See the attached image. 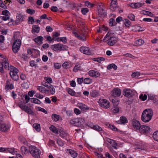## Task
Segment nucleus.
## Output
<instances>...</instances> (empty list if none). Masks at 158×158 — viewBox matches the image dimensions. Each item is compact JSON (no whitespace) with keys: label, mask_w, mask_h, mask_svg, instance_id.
I'll use <instances>...</instances> for the list:
<instances>
[{"label":"nucleus","mask_w":158,"mask_h":158,"mask_svg":"<svg viewBox=\"0 0 158 158\" xmlns=\"http://www.w3.org/2000/svg\"><path fill=\"white\" fill-rule=\"evenodd\" d=\"M1 63L2 64L5 69H10V75L12 79L15 81H17L19 79V77L17 73L19 72V70L17 68L13 66H10L9 67V63L4 60H3Z\"/></svg>","instance_id":"1"},{"label":"nucleus","mask_w":158,"mask_h":158,"mask_svg":"<svg viewBox=\"0 0 158 158\" xmlns=\"http://www.w3.org/2000/svg\"><path fill=\"white\" fill-rule=\"evenodd\" d=\"M153 114V112L151 109H146L142 114L141 120L144 123L148 122L152 119Z\"/></svg>","instance_id":"2"},{"label":"nucleus","mask_w":158,"mask_h":158,"mask_svg":"<svg viewBox=\"0 0 158 158\" xmlns=\"http://www.w3.org/2000/svg\"><path fill=\"white\" fill-rule=\"evenodd\" d=\"M113 34L108 32L104 38V40H108L107 44L110 46L114 45L118 40L117 38L112 36Z\"/></svg>","instance_id":"3"},{"label":"nucleus","mask_w":158,"mask_h":158,"mask_svg":"<svg viewBox=\"0 0 158 158\" xmlns=\"http://www.w3.org/2000/svg\"><path fill=\"white\" fill-rule=\"evenodd\" d=\"M29 151L32 156L35 158H40L41 151L34 146H31L29 148Z\"/></svg>","instance_id":"4"},{"label":"nucleus","mask_w":158,"mask_h":158,"mask_svg":"<svg viewBox=\"0 0 158 158\" xmlns=\"http://www.w3.org/2000/svg\"><path fill=\"white\" fill-rule=\"evenodd\" d=\"M51 48L55 51H60L67 50L68 47L65 45L58 43L51 45Z\"/></svg>","instance_id":"5"},{"label":"nucleus","mask_w":158,"mask_h":158,"mask_svg":"<svg viewBox=\"0 0 158 158\" xmlns=\"http://www.w3.org/2000/svg\"><path fill=\"white\" fill-rule=\"evenodd\" d=\"M21 44V41L20 40H15L12 46V49L13 52L15 53H17L20 48Z\"/></svg>","instance_id":"6"},{"label":"nucleus","mask_w":158,"mask_h":158,"mask_svg":"<svg viewBox=\"0 0 158 158\" xmlns=\"http://www.w3.org/2000/svg\"><path fill=\"white\" fill-rule=\"evenodd\" d=\"M111 96L110 97V100L112 101L113 98L118 97L121 94V91L120 89L115 88L111 92Z\"/></svg>","instance_id":"7"},{"label":"nucleus","mask_w":158,"mask_h":158,"mask_svg":"<svg viewBox=\"0 0 158 158\" xmlns=\"http://www.w3.org/2000/svg\"><path fill=\"white\" fill-rule=\"evenodd\" d=\"M150 128L148 126L142 125L139 130L138 132L142 134L146 135L150 133Z\"/></svg>","instance_id":"8"},{"label":"nucleus","mask_w":158,"mask_h":158,"mask_svg":"<svg viewBox=\"0 0 158 158\" xmlns=\"http://www.w3.org/2000/svg\"><path fill=\"white\" fill-rule=\"evenodd\" d=\"M98 102L100 106L105 108H108L110 106L109 102L106 99H99Z\"/></svg>","instance_id":"9"},{"label":"nucleus","mask_w":158,"mask_h":158,"mask_svg":"<svg viewBox=\"0 0 158 158\" xmlns=\"http://www.w3.org/2000/svg\"><path fill=\"white\" fill-rule=\"evenodd\" d=\"M19 107L27 113L28 114H33V111L31 108L25 104H21L19 105Z\"/></svg>","instance_id":"10"},{"label":"nucleus","mask_w":158,"mask_h":158,"mask_svg":"<svg viewBox=\"0 0 158 158\" xmlns=\"http://www.w3.org/2000/svg\"><path fill=\"white\" fill-rule=\"evenodd\" d=\"M9 125L3 123H0V131L2 132H6L10 129Z\"/></svg>","instance_id":"11"},{"label":"nucleus","mask_w":158,"mask_h":158,"mask_svg":"<svg viewBox=\"0 0 158 158\" xmlns=\"http://www.w3.org/2000/svg\"><path fill=\"white\" fill-rule=\"evenodd\" d=\"M112 102L113 103L114 108L112 110V112L114 113H117L119 112V110L117 106L119 104V101L114 99H112Z\"/></svg>","instance_id":"12"},{"label":"nucleus","mask_w":158,"mask_h":158,"mask_svg":"<svg viewBox=\"0 0 158 158\" xmlns=\"http://www.w3.org/2000/svg\"><path fill=\"white\" fill-rule=\"evenodd\" d=\"M124 95L127 98H130L134 95L133 91L130 89H125L123 90Z\"/></svg>","instance_id":"13"},{"label":"nucleus","mask_w":158,"mask_h":158,"mask_svg":"<svg viewBox=\"0 0 158 158\" xmlns=\"http://www.w3.org/2000/svg\"><path fill=\"white\" fill-rule=\"evenodd\" d=\"M80 51L82 53L87 55L91 54V51L88 47H81L80 48Z\"/></svg>","instance_id":"14"},{"label":"nucleus","mask_w":158,"mask_h":158,"mask_svg":"<svg viewBox=\"0 0 158 158\" xmlns=\"http://www.w3.org/2000/svg\"><path fill=\"white\" fill-rule=\"evenodd\" d=\"M132 124L133 128L138 131L141 127L139 122L136 119H133L132 121Z\"/></svg>","instance_id":"15"},{"label":"nucleus","mask_w":158,"mask_h":158,"mask_svg":"<svg viewBox=\"0 0 158 158\" xmlns=\"http://www.w3.org/2000/svg\"><path fill=\"white\" fill-rule=\"evenodd\" d=\"M111 1L110 5V9L113 12L116 10L117 8V0H111Z\"/></svg>","instance_id":"16"},{"label":"nucleus","mask_w":158,"mask_h":158,"mask_svg":"<svg viewBox=\"0 0 158 158\" xmlns=\"http://www.w3.org/2000/svg\"><path fill=\"white\" fill-rule=\"evenodd\" d=\"M66 153L69 155H70L73 158H76L77 156V153L73 150L67 149L65 150Z\"/></svg>","instance_id":"17"},{"label":"nucleus","mask_w":158,"mask_h":158,"mask_svg":"<svg viewBox=\"0 0 158 158\" xmlns=\"http://www.w3.org/2000/svg\"><path fill=\"white\" fill-rule=\"evenodd\" d=\"M89 75L92 77H97L99 76L100 73L97 71H95L94 70H92L89 72Z\"/></svg>","instance_id":"18"},{"label":"nucleus","mask_w":158,"mask_h":158,"mask_svg":"<svg viewBox=\"0 0 158 158\" xmlns=\"http://www.w3.org/2000/svg\"><path fill=\"white\" fill-rule=\"evenodd\" d=\"M24 16L21 14H19L16 16V23L17 24H20L23 20Z\"/></svg>","instance_id":"19"},{"label":"nucleus","mask_w":158,"mask_h":158,"mask_svg":"<svg viewBox=\"0 0 158 158\" xmlns=\"http://www.w3.org/2000/svg\"><path fill=\"white\" fill-rule=\"evenodd\" d=\"M44 40V38L41 36H38L34 39L35 42L37 44L41 45L43 44V41Z\"/></svg>","instance_id":"20"},{"label":"nucleus","mask_w":158,"mask_h":158,"mask_svg":"<svg viewBox=\"0 0 158 158\" xmlns=\"http://www.w3.org/2000/svg\"><path fill=\"white\" fill-rule=\"evenodd\" d=\"M6 85L5 89L6 90L9 89H11L14 88V85L11 83H10L8 81H7L6 82Z\"/></svg>","instance_id":"21"},{"label":"nucleus","mask_w":158,"mask_h":158,"mask_svg":"<svg viewBox=\"0 0 158 158\" xmlns=\"http://www.w3.org/2000/svg\"><path fill=\"white\" fill-rule=\"evenodd\" d=\"M120 122L122 124H124L128 123V120L125 117L122 116L120 117V121L119 120L117 121L118 124L120 123Z\"/></svg>","instance_id":"22"},{"label":"nucleus","mask_w":158,"mask_h":158,"mask_svg":"<svg viewBox=\"0 0 158 158\" xmlns=\"http://www.w3.org/2000/svg\"><path fill=\"white\" fill-rule=\"evenodd\" d=\"M78 106L82 110L85 111L86 110H88L89 108L85 104L80 103L78 104Z\"/></svg>","instance_id":"23"},{"label":"nucleus","mask_w":158,"mask_h":158,"mask_svg":"<svg viewBox=\"0 0 158 158\" xmlns=\"http://www.w3.org/2000/svg\"><path fill=\"white\" fill-rule=\"evenodd\" d=\"M40 28L39 26L36 25H33L32 26V30L31 31L32 33H38L40 31Z\"/></svg>","instance_id":"24"},{"label":"nucleus","mask_w":158,"mask_h":158,"mask_svg":"<svg viewBox=\"0 0 158 158\" xmlns=\"http://www.w3.org/2000/svg\"><path fill=\"white\" fill-rule=\"evenodd\" d=\"M143 5L142 3L140 2L135 3H132L131 5V7L133 8H137L139 7H140Z\"/></svg>","instance_id":"25"},{"label":"nucleus","mask_w":158,"mask_h":158,"mask_svg":"<svg viewBox=\"0 0 158 158\" xmlns=\"http://www.w3.org/2000/svg\"><path fill=\"white\" fill-rule=\"evenodd\" d=\"M98 14L102 17H105L106 16V13L104 10L103 9H99L98 10Z\"/></svg>","instance_id":"26"},{"label":"nucleus","mask_w":158,"mask_h":158,"mask_svg":"<svg viewBox=\"0 0 158 158\" xmlns=\"http://www.w3.org/2000/svg\"><path fill=\"white\" fill-rule=\"evenodd\" d=\"M49 129L51 131L55 133H58V130L53 125H51L49 127Z\"/></svg>","instance_id":"27"},{"label":"nucleus","mask_w":158,"mask_h":158,"mask_svg":"<svg viewBox=\"0 0 158 158\" xmlns=\"http://www.w3.org/2000/svg\"><path fill=\"white\" fill-rule=\"evenodd\" d=\"M70 123L71 124L76 126L78 127L79 126V124L77 123V118H74L71 120L70 121Z\"/></svg>","instance_id":"28"},{"label":"nucleus","mask_w":158,"mask_h":158,"mask_svg":"<svg viewBox=\"0 0 158 158\" xmlns=\"http://www.w3.org/2000/svg\"><path fill=\"white\" fill-rule=\"evenodd\" d=\"M56 40L58 42L62 41L64 44L67 43V38L65 37H58L56 39Z\"/></svg>","instance_id":"29"},{"label":"nucleus","mask_w":158,"mask_h":158,"mask_svg":"<svg viewBox=\"0 0 158 158\" xmlns=\"http://www.w3.org/2000/svg\"><path fill=\"white\" fill-rule=\"evenodd\" d=\"M31 101L32 102L38 104H40L41 103V101L40 100L34 98H31Z\"/></svg>","instance_id":"30"},{"label":"nucleus","mask_w":158,"mask_h":158,"mask_svg":"<svg viewBox=\"0 0 158 158\" xmlns=\"http://www.w3.org/2000/svg\"><path fill=\"white\" fill-rule=\"evenodd\" d=\"M90 95L91 97H96L99 94L96 90H93L91 92Z\"/></svg>","instance_id":"31"},{"label":"nucleus","mask_w":158,"mask_h":158,"mask_svg":"<svg viewBox=\"0 0 158 158\" xmlns=\"http://www.w3.org/2000/svg\"><path fill=\"white\" fill-rule=\"evenodd\" d=\"M107 69H108L110 70L112 68H113L114 70H116L117 69V66L114 64H111L108 65L107 66Z\"/></svg>","instance_id":"32"},{"label":"nucleus","mask_w":158,"mask_h":158,"mask_svg":"<svg viewBox=\"0 0 158 158\" xmlns=\"http://www.w3.org/2000/svg\"><path fill=\"white\" fill-rule=\"evenodd\" d=\"M77 119V122L79 124L78 127H81L82 125L84 123L85 120L84 119L79 118Z\"/></svg>","instance_id":"33"},{"label":"nucleus","mask_w":158,"mask_h":158,"mask_svg":"<svg viewBox=\"0 0 158 158\" xmlns=\"http://www.w3.org/2000/svg\"><path fill=\"white\" fill-rule=\"evenodd\" d=\"M81 68L80 64L76 65L73 68V71L75 72H77L79 70H81Z\"/></svg>","instance_id":"34"},{"label":"nucleus","mask_w":158,"mask_h":158,"mask_svg":"<svg viewBox=\"0 0 158 158\" xmlns=\"http://www.w3.org/2000/svg\"><path fill=\"white\" fill-rule=\"evenodd\" d=\"M59 115L56 114H52V119L55 121H57L59 120Z\"/></svg>","instance_id":"35"},{"label":"nucleus","mask_w":158,"mask_h":158,"mask_svg":"<svg viewBox=\"0 0 158 158\" xmlns=\"http://www.w3.org/2000/svg\"><path fill=\"white\" fill-rule=\"evenodd\" d=\"M144 43V40L142 39L138 40L135 41V44L139 46L142 45Z\"/></svg>","instance_id":"36"},{"label":"nucleus","mask_w":158,"mask_h":158,"mask_svg":"<svg viewBox=\"0 0 158 158\" xmlns=\"http://www.w3.org/2000/svg\"><path fill=\"white\" fill-rule=\"evenodd\" d=\"M92 128L94 130L98 131H102V128L97 125H93Z\"/></svg>","instance_id":"37"},{"label":"nucleus","mask_w":158,"mask_h":158,"mask_svg":"<svg viewBox=\"0 0 158 158\" xmlns=\"http://www.w3.org/2000/svg\"><path fill=\"white\" fill-rule=\"evenodd\" d=\"M105 58L103 57H98L93 59V60L94 61H97L99 63H100L101 61H104Z\"/></svg>","instance_id":"38"},{"label":"nucleus","mask_w":158,"mask_h":158,"mask_svg":"<svg viewBox=\"0 0 158 158\" xmlns=\"http://www.w3.org/2000/svg\"><path fill=\"white\" fill-rule=\"evenodd\" d=\"M140 75V73L139 72H135L131 75L132 77L138 78Z\"/></svg>","instance_id":"39"},{"label":"nucleus","mask_w":158,"mask_h":158,"mask_svg":"<svg viewBox=\"0 0 158 158\" xmlns=\"http://www.w3.org/2000/svg\"><path fill=\"white\" fill-rule=\"evenodd\" d=\"M85 5L88 7L92 8L95 6V4L91 3L90 2H89L88 1H86L85 2Z\"/></svg>","instance_id":"40"},{"label":"nucleus","mask_w":158,"mask_h":158,"mask_svg":"<svg viewBox=\"0 0 158 158\" xmlns=\"http://www.w3.org/2000/svg\"><path fill=\"white\" fill-rule=\"evenodd\" d=\"M33 127L37 131H39L40 130V125L39 124L35 123L33 125Z\"/></svg>","instance_id":"41"},{"label":"nucleus","mask_w":158,"mask_h":158,"mask_svg":"<svg viewBox=\"0 0 158 158\" xmlns=\"http://www.w3.org/2000/svg\"><path fill=\"white\" fill-rule=\"evenodd\" d=\"M147 98V96L145 94H141L139 96V98L143 101H145Z\"/></svg>","instance_id":"42"},{"label":"nucleus","mask_w":158,"mask_h":158,"mask_svg":"<svg viewBox=\"0 0 158 158\" xmlns=\"http://www.w3.org/2000/svg\"><path fill=\"white\" fill-rule=\"evenodd\" d=\"M37 89L38 90H39L40 91L42 92H44L45 93L46 92L47 90L43 86H37Z\"/></svg>","instance_id":"43"},{"label":"nucleus","mask_w":158,"mask_h":158,"mask_svg":"<svg viewBox=\"0 0 158 158\" xmlns=\"http://www.w3.org/2000/svg\"><path fill=\"white\" fill-rule=\"evenodd\" d=\"M83 82L85 84H89L91 83L92 80L89 78H86L83 80Z\"/></svg>","instance_id":"44"},{"label":"nucleus","mask_w":158,"mask_h":158,"mask_svg":"<svg viewBox=\"0 0 158 158\" xmlns=\"http://www.w3.org/2000/svg\"><path fill=\"white\" fill-rule=\"evenodd\" d=\"M152 137L155 140L158 141V131L154 132Z\"/></svg>","instance_id":"45"},{"label":"nucleus","mask_w":158,"mask_h":158,"mask_svg":"<svg viewBox=\"0 0 158 158\" xmlns=\"http://www.w3.org/2000/svg\"><path fill=\"white\" fill-rule=\"evenodd\" d=\"M109 24L110 26H113L114 25H115V24H116V23L114 19L111 18L109 20Z\"/></svg>","instance_id":"46"},{"label":"nucleus","mask_w":158,"mask_h":158,"mask_svg":"<svg viewBox=\"0 0 158 158\" xmlns=\"http://www.w3.org/2000/svg\"><path fill=\"white\" fill-rule=\"evenodd\" d=\"M50 86L48 89L50 90L51 94H54L55 93V89L52 85L50 84Z\"/></svg>","instance_id":"47"},{"label":"nucleus","mask_w":158,"mask_h":158,"mask_svg":"<svg viewBox=\"0 0 158 158\" xmlns=\"http://www.w3.org/2000/svg\"><path fill=\"white\" fill-rule=\"evenodd\" d=\"M143 14L151 17H152L153 16V14L151 12L148 11H143Z\"/></svg>","instance_id":"48"},{"label":"nucleus","mask_w":158,"mask_h":158,"mask_svg":"<svg viewBox=\"0 0 158 158\" xmlns=\"http://www.w3.org/2000/svg\"><path fill=\"white\" fill-rule=\"evenodd\" d=\"M124 23L125 26L127 27H128L130 26L131 22L128 19H125L124 20Z\"/></svg>","instance_id":"49"},{"label":"nucleus","mask_w":158,"mask_h":158,"mask_svg":"<svg viewBox=\"0 0 158 158\" xmlns=\"http://www.w3.org/2000/svg\"><path fill=\"white\" fill-rule=\"evenodd\" d=\"M88 11L89 9L87 8H82L81 10V12L84 15H85Z\"/></svg>","instance_id":"50"},{"label":"nucleus","mask_w":158,"mask_h":158,"mask_svg":"<svg viewBox=\"0 0 158 158\" xmlns=\"http://www.w3.org/2000/svg\"><path fill=\"white\" fill-rule=\"evenodd\" d=\"M27 12L30 15H32L35 13V10L31 9H28L27 10Z\"/></svg>","instance_id":"51"},{"label":"nucleus","mask_w":158,"mask_h":158,"mask_svg":"<svg viewBox=\"0 0 158 158\" xmlns=\"http://www.w3.org/2000/svg\"><path fill=\"white\" fill-rule=\"evenodd\" d=\"M49 47V45L48 44H44L42 45V47L41 48V50L43 51L44 49H46Z\"/></svg>","instance_id":"52"},{"label":"nucleus","mask_w":158,"mask_h":158,"mask_svg":"<svg viewBox=\"0 0 158 158\" xmlns=\"http://www.w3.org/2000/svg\"><path fill=\"white\" fill-rule=\"evenodd\" d=\"M128 17L131 20L134 21L135 20V16L133 14H130L128 16Z\"/></svg>","instance_id":"53"},{"label":"nucleus","mask_w":158,"mask_h":158,"mask_svg":"<svg viewBox=\"0 0 158 158\" xmlns=\"http://www.w3.org/2000/svg\"><path fill=\"white\" fill-rule=\"evenodd\" d=\"M8 152L11 153L12 154H14L15 152L14 148H6V152Z\"/></svg>","instance_id":"54"},{"label":"nucleus","mask_w":158,"mask_h":158,"mask_svg":"<svg viewBox=\"0 0 158 158\" xmlns=\"http://www.w3.org/2000/svg\"><path fill=\"white\" fill-rule=\"evenodd\" d=\"M2 14L5 16H9L10 14L9 11L6 10H5L2 12Z\"/></svg>","instance_id":"55"},{"label":"nucleus","mask_w":158,"mask_h":158,"mask_svg":"<svg viewBox=\"0 0 158 158\" xmlns=\"http://www.w3.org/2000/svg\"><path fill=\"white\" fill-rule=\"evenodd\" d=\"M27 150V149L25 147L22 146L21 148V151L23 153L25 154Z\"/></svg>","instance_id":"56"},{"label":"nucleus","mask_w":158,"mask_h":158,"mask_svg":"<svg viewBox=\"0 0 158 158\" xmlns=\"http://www.w3.org/2000/svg\"><path fill=\"white\" fill-rule=\"evenodd\" d=\"M68 91V93L72 96H73L75 94V92L73 90L71 89H69Z\"/></svg>","instance_id":"57"},{"label":"nucleus","mask_w":158,"mask_h":158,"mask_svg":"<svg viewBox=\"0 0 158 158\" xmlns=\"http://www.w3.org/2000/svg\"><path fill=\"white\" fill-rule=\"evenodd\" d=\"M67 62H65L63 63L62 66L65 69H67L69 68V64Z\"/></svg>","instance_id":"58"},{"label":"nucleus","mask_w":158,"mask_h":158,"mask_svg":"<svg viewBox=\"0 0 158 158\" xmlns=\"http://www.w3.org/2000/svg\"><path fill=\"white\" fill-rule=\"evenodd\" d=\"M30 64L31 67H36L37 65L35 64V61L34 60H31L30 62Z\"/></svg>","instance_id":"59"},{"label":"nucleus","mask_w":158,"mask_h":158,"mask_svg":"<svg viewBox=\"0 0 158 158\" xmlns=\"http://www.w3.org/2000/svg\"><path fill=\"white\" fill-rule=\"evenodd\" d=\"M54 67L56 69H59L61 67V65L59 63H55L54 65Z\"/></svg>","instance_id":"60"},{"label":"nucleus","mask_w":158,"mask_h":158,"mask_svg":"<svg viewBox=\"0 0 158 158\" xmlns=\"http://www.w3.org/2000/svg\"><path fill=\"white\" fill-rule=\"evenodd\" d=\"M51 10L53 12H56L58 10V8L56 6H53L51 7Z\"/></svg>","instance_id":"61"},{"label":"nucleus","mask_w":158,"mask_h":158,"mask_svg":"<svg viewBox=\"0 0 158 158\" xmlns=\"http://www.w3.org/2000/svg\"><path fill=\"white\" fill-rule=\"evenodd\" d=\"M74 112L77 115L81 113V111L77 108H75L74 110Z\"/></svg>","instance_id":"62"},{"label":"nucleus","mask_w":158,"mask_h":158,"mask_svg":"<svg viewBox=\"0 0 158 158\" xmlns=\"http://www.w3.org/2000/svg\"><path fill=\"white\" fill-rule=\"evenodd\" d=\"M0 6L4 9H6L7 8V6L5 5L3 3V2L0 0Z\"/></svg>","instance_id":"63"},{"label":"nucleus","mask_w":158,"mask_h":158,"mask_svg":"<svg viewBox=\"0 0 158 158\" xmlns=\"http://www.w3.org/2000/svg\"><path fill=\"white\" fill-rule=\"evenodd\" d=\"M109 127L110 128L111 130L114 131H117V128L114 125H110Z\"/></svg>","instance_id":"64"}]
</instances>
